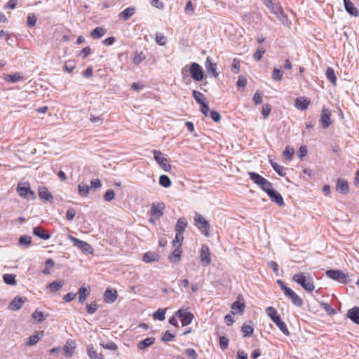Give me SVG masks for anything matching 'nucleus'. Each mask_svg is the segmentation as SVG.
I'll return each instance as SVG.
<instances>
[{
  "instance_id": "58836bf2",
  "label": "nucleus",
  "mask_w": 359,
  "mask_h": 359,
  "mask_svg": "<svg viewBox=\"0 0 359 359\" xmlns=\"http://www.w3.org/2000/svg\"><path fill=\"white\" fill-rule=\"evenodd\" d=\"M326 76L327 79L333 84L336 85L337 83V77L335 75V72L332 67H327L326 69Z\"/></svg>"
},
{
  "instance_id": "473e14b6",
  "label": "nucleus",
  "mask_w": 359,
  "mask_h": 359,
  "mask_svg": "<svg viewBox=\"0 0 359 359\" xmlns=\"http://www.w3.org/2000/svg\"><path fill=\"white\" fill-rule=\"evenodd\" d=\"M76 348V343L72 339L67 340L63 351L69 355H72Z\"/></svg>"
},
{
  "instance_id": "dca6fc26",
  "label": "nucleus",
  "mask_w": 359,
  "mask_h": 359,
  "mask_svg": "<svg viewBox=\"0 0 359 359\" xmlns=\"http://www.w3.org/2000/svg\"><path fill=\"white\" fill-rule=\"evenodd\" d=\"M347 318L354 323L359 325V306L350 309L346 313Z\"/></svg>"
},
{
  "instance_id": "f03ea898",
  "label": "nucleus",
  "mask_w": 359,
  "mask_h": 359,
  "mask_svg": "<svg viewBox=\"0 0 359 359\" xmlns=\"http://www.w3.org/2000/svg\"><path fill=\"white\" fill-rule=\"evenodd\" d=\"M292 280L300 285L306 291L311 292L315 286L311 278H306L304 273H298L293 276Z\"/></svg>"
},
{
  "instance_id": "2f4dec72",
  "label": "nucleus",
  "mask_w": 359,
  "mask_h": 359,
  "mask_svg": "<svg viewBox=\"0 0 359 359\" xmlns=\"http://www.w3.org/2000/svg\"><path fill=\"white\" fill-rule=\"evenodd\" d=\"M4 79L7 82L17 83L21 81L23 76L20 72H15L13 74H6Z\"/></svg>"
},
{
  "instance_id": "423d86ee",
  "label": "nucleus",
  "mask_w": 359,
  "mask_h": 359,
  "mask_svg": "<svg viewBox=\"0 0 359 359\" xmlns=\"http://www.w3.org/2000/svg\"><path fill=\"white\" fill-rule=\"evenodd\" d=\"M68 238L74 243V245L76 246L80 250L85 254H92L93 248L91 245L86 241H81L77 238L72 236V235L68 236Z\"/></svg>"
},
{
  "instance_id": "f257e3e1",
  "label": "nucleus",
  "mask_w": 359,
  "mask_h": 359,
  "mask_svg": "<svg viewBox=\"0 0 359 359\" xmlns=\"http://www.w3.org/2000/svg\"><path fill=\"white\" fill-rule=\"evenodd\" d=\"M266 313L270 319L277 325V327L285 335L288 336L290 334V332L287 327L286 324L280 319V315L274 307H267L266 309Z\"/></svg>"
},
{
  "instance_id": "37998d69",
  "label": "nucleus",
  "mask_w": 359,
  "mask_h": 359,
  "mask_svg": "<svg viewBox=\"0 0 359 359\" xmlns=\"http://www.w3.org/2000/svg\"><path fill=\"white\" fill-rule=\"evenodd\" d=\"M245 306L244 303L239 301H236L232 304L231 309L233 311H237L238 313H243L245 309Z\"/></svg>"
},
{
  "instance_id": "49530a36",
  "label": "nucleus",
  "mask_w": 359,
  "mask_h": 359,
  "mask_svg": "<svg viewBox=\"0 0 359 359\" xmlns=\"http://www.w3.org/2000/svg\"><path fill=\"white\" fill-rule=\"evenodd\" d=\"M159 184L161 186L168 188L171 185V180L168 176L162 175L159 177Z\"/></svg>"
},
{
  "instance_id": "4468645a",
  "label": "nucleus",
  "mask_w": 359,
  "mask_h": 359,
  "mask_svg": "<svg viewBox=\"0 0 359 359\" xmlns=\"http://www.w3.org/2000/svg\"><path fill=\"white\" fill-rule=\"evenodd\" d=\"M311 103V101L307 97H299L295 100L294 106L299 110H306Z\"/></svg>"
},
{
  "instance_id": "052dcab7",
  "label": "nucleus",
  "mask_w": 359,
  "mask_h": 359,
  "mask_svg": "<svg viewBox=\"0 0 359 359\" xmlns=\"http://www.w3.org/2000/svg\"><path fill=\"white\" fill-rule=\"evenodd\" d=\"M253 101L255 104H260L263 101V95L262 93L257 90L253 97Z\"/></svg>"
},
{
  "instance_id": "bb28decb",
  "label": "nucleus",
  "mask_w": 359,
  "mask_h": 359,
  "mask_svg": "<svg viewBox=\"0 0 359 359\" xmlns=\"http://www.w3.org/2000/svg\"><path fill=\"white\" fill-rule=\"evenodd\" d=\"M33 233L36 236H37L43 240H48L50 237V234L40 226L34 227L33 229Z\"/></svg>"
},
{
  "instance_id": "6e6552de",
  "label": "nucleus",
  "mask_w": 359,
  "mask_h": 359,
  "mask_svg": "<svg viewBox=\"0 0 359 359\" xmlns=\"http://www.w3.org/2000/svg\"><path fill=\"white\" fill-rule=\"evenodd\" d=\"M175 316L180 319L182 326L191 324L194 318L193 313L182 308L175 312Z\"/></svg>"
},
{
  "instance_id": "13d9d810",
  "label": "nucleus",
  "mask_w": 359,
  "mask_h": 359,
  "mask_svg": "<svg viewBox=\"0 0 359 359\" xmlns=\"http://www.w3.org/2000/svg\"><path fill=\"white\" fill-rule=\"evenodd\" d=\"M264 53H265V50H264V48L258 47L257 48L256 52L255 53V54L253 55V57L255 58V60L256 61H259L262 58L263 55L264 54Z\"/></svg>"
},
{
  "instance_id": "3c124183",
  "label": "nucleus",
  "mask_w": 359,
  "mask_h": 359,
  "mask_svg": "<svg viewBox=\"0 0 359 359\" xmlns=\"http://www.w3.org/2000/svg\"><path fill=\"white\" fill-rule=\"evenodd\" d=\"M79 194L82 197H86L89 193V187L86 184H79L78 187Z\"/></svg>"
},
{
  "instance_id": "338daca9",
  "label": "nucleus",
  "mask_w": 359,
  "mask_h": 359,
  "mask_svg": "<svg viewBox=\"0 0 359 359\" xmlns=\"http://www.w3.org/2000/svg\"><path fill=\"white\" fill-rule=\"evenodd\" d=\"M74 69L75 65L74 61L69 60L67 62L64 66V69L68 73H71L72 72H73Z\"/></svg>"
},
{
  "instance_id": "ddd939ff",
  "label": "nucleus",
  "mask_w": 359,
  "mask_h": 359,
  "mask_svg": "<svg viewBox=\"0 0 359 359\" xmlns=\"http://www.w3.org/2000/svg\"><path fill=\"white\" fill-rule=\"evenodd\" d=\"M165 205L163 203H158L157 205L153 203L151 207L150 214L156 219H159L163 215V210Z\"/></svg>"
},
{
  "instance_id": "4c0bfd02",
  "label": "nucleus",
  "mask_w": 359,
  "mask_h": 359,
  "mask_svg": "<svg viewBox=\"0 0 359 359\" xmlns=\"http://www.w3.org/2000/svg\"><path fill=\"white\" fill-rule=\"evenodd\" d=\"M105 34V30L102 27H97L90 33V36L94 39H98Z\"/></svg>"
},
{
  "instance_id": "1a4fd4ad",
  "label": "nucleus",
  "mask_w": 359,
  "mask_h": 359,
  "mask_svg": "<svg viewBox=\"0 0 359 359\" xmlns=\"http://www.w3.org/2000/svg\"><path fill=\"white\" fill-rule=\"evenodd\" d=\"M154 158L160 167L165 171L168 172L171 169L170 164L168 163V161L165 158L161 151L153 150Z\"/></svg>"
},
{
  "instance_id": "aec40b11",
  "label": "nucleus",
  "mask_w": 359,
  "mask_h": 359,
  "mask_svg": "<svg viewBox=\"0 0 359 359\" xmlns=\"http://www.w3.org/2000/svg\"><path fill=\"white\" fill-rule=\"evenodd\" d=\"M336 189L342 194H348L349 190L348 182L344 179H338Z\"/></svg>"
},
{
  "instance_id": "a211bd4d",
  "label": "nucleus",
  "mask_w": 359,
  "mask_h": 359,
  "mask_svg": "<svg viewBox=\"0 0 359 359\" xmlns=\"http://www.w3.org/2000/svg\"><path fill=\"white\" fill-rule=\"evenodd\" d=\"M266 6L271 8L272 12L276 15L279 18L280 20H281L283 22L284 19H287L286 16L283 13V9L278 6L275 7L273 3L271 1H269Z\"/></svg>"
},
{
  "instance_id": "a878e982",
  "label": "nucleus",
  "mask_w": 359,
  "mask_h": 359,
  "mask_svg": "<svg viewBox=\"0 0 359 359\" xmlns=\"http://www.w3.org/2000/svg\"><path fill=\"white\" fill-rule=\"evenodd\" d=\"M155 341L154 337H147L144 340L139 341L137 344V347L139 350H144L147 348L151 346Z\"/></svg>"
},
{
  "instance_id": "9d476101",
  "label": "nucleus",
  "mask_w": 359,
  "mask_h": 359,
  "mask_svg": "<svg viewBox=\"0 0 359 359\" xmlns=\"http://www.w3.org/2000/svg\"><path fill=\"white\" fill-rule=\"evenodd\" d=\"M191 78L196 81H201L203 79L204 73L202 67L196 62H192L189 69Z\"/></svg>"
},
{
  "instance_id": "603ef678",
  "label": "nucleus",
  "mask_w": 359,
  "mask_h": 359,
  "mask_svg": "<svg viewBox=\"0 0 359 359\" xmlns=\"http://www.w3.org/2000/svg\"><path fill=\"white\" fill-rule=\"evenodd\" d=\"M259 188L265 191L267 194L268 193L271 191L273 189V185L271 182H269L268 180H265V181L262 183V184L259 187Z\"/></svg>"
},
{
  "instance_id": "79ce46f5",
  "label": "nucleus",
  "mask_w": 359,
  "mask_h": 359,
  "mask_svg": "<svg viewBox=\"0 0 359 359\" xmlns=\"http://www.w3.org/2000/svg\"><path fill=\"white\" fill-rule=\"evenodd\" d=\"M165 311L166 309H158L153 313V318L160 321L163 320L165 319Z\"/></svg>"
},
{
  "instance_id": "e2e57ef3",
  "label": "nucleus",
  "mask_w": 359,
  "mask_h": 359,
  "mask_svg": "<svg viewBox=\"0 0 359 359\" xmlns=\"http://www.w3.org/2000/svg\"><path fill=\"white\" fill-rule=\"evenodd\" d=\"M294 153V149L287 146L286 147L285 151H283V156L286 157L288 160H291L292 158Z\"/></svg>"
},
{
  "instance_id": "c03bdc74",
  "label": "nucleus",
  "mask_w": 359,
  "mask_h": 359,
  "mask_svg": "<svg viewBox=\"0 0 359 359\" xmlns=\"http://www.w3.org/2000/svg\"><path fill=\"white\" fill-rule=\"evenodd\" d=\"M158 255L154 252H148L143 255L142 260L146 263H149L157 259Z\"/></svg>"
},
{
  "instance_id": "0eeeda50",
  "label": "nucleus",
  "mask_w": 359,
  "mask_h": 359,
  "mask_svg": "<svg viewBox=\"0 0 359 359\" xmlns=\"http://www.w3.org/2000/svg\"><path fill=\"white\" fill-rule=\"evenodd\" d=\"M17 191L20 196H22L28 200H32L36 198L34 192L31 190L28 183L18 184Z\"/></svg>"
},
{
  "instance_id": "9b49d317",
  "label": "nucleus",
  "mask_w": 359,
  "mask_h": 359,
  "mask_svg": "<svg viewBox=\"0 0 359 359\" xmlns=\"http://www.w3.org/2000/svg\"><path fill=\"white\" fill-rule=\"evenodd\" d=\"M320 122L322 128L326 129L332 124L331 122V111L325 107H323L320 116Z\"/></svg>"
},
{
  "instance_id": "09e8293b",
  "label": "nucleus",
  "mask_w": 359,
  "mask_h": 359,
  "mask_svg": "<svg viewBox=\"0 0 359 359\" xmlns=\"http://www.w3.org/2000/svg\"><path fill=\"white\" fill-rule=\"evenodd\" d=\"M146 58L144 54L142 52L136 51L133 57V63L135 65L140 64Z\"/></svg>"
},
{
  "instance_id": "f704fd0d",
  "label": "nucleus",
  "mask_w": 359,
  "mask_h": 359,
  "mask_svg": "<svg viewBox=\"0 0 359 359\" xmlns=\"http://www.w3.org/2000/svg\"><path fill=\"white\" fill-rule=\"evenodd\" d=\"M43 331H41L40 332H37L36 334L30 336L26 344L27 346H33L36 344L39 341L41 337H43Z\"/></svg>"
},
{
  "instance_id": "412c9836",
  "label": "nucleus",
  "mask_w": 359,
  "mask_h": 359,
  "mask_svg": "<svg viewBox=\"0 0 359 359\" xmlns=\"http://www.w3.org/2000/svg\"><path fill=\"white\" fill-rule=\"evenodd\" d=\"M39 196L40 198L44 201H50L53 199L51 193L45 187H39Z\"/></svg>"
},
{
  "instance_id": "cd10ccee",
  "label": "nucleus",
  "mask_w": 359,
  "mask_h": 359,
  "mask_svg": "<svg viewBox=\"0 0 359 359\" xmlns=\"http://www.w3.org/2000/svg\"><path fill=\"white\" fill-rule=\"evenodd\" d=\"M65 285V282L62 280H56L53 282L48 284L46 287L48 289L50 292H55L56 291L60 290L63 285Z\"/></svg>"
},
{
  "instance_id": "5fc2aeb1",
  "label": "nucleus",
  "mask_w": 359,
  "mask_h": 359,
  "mask_svg": "<svg viewBox=\"0 0 359 359\" xmlns=\"http://www.w3.org/2000/svg\"><path fill=\"white\" fill-rule=\"evenodd\" d=\"M88 355L90 358V359H97L101 357V355H99L93 346H88L87 348Z\"/></svg>"
},
{
  "instance_id": "f3484780",
  "label": "nucleus",
  "mask_w": 359,
  "mask_h": 359,
  "mask_svg": "<svg viewBox=\"0 0 359 359\" xmlns=\"http://www.w3.org/2000/svg\"><path fill=\"white\" fill-rule=\"evenodd\" d=\"M344 8L347 13L353 16H359V11L351 0H344Z\"/></svg>"
},
{
  "instance_id": "72a5a7b5",
  "label": "nucleus",
  "mask_w": 359,
  "mask_h": 359,
  "mask_svg": "<svg viewBox=\"0 0 359 359\" xmlns=\"http://www.w3.org/2000/svg\"><path fill=\"white\" fill-rule=\"evenodd\" d=\"M187 226V219L183 218L178 219L176 225H175V231L182 233L184 232L186 227Z\"/></svg>"
},
{
  "instance_id": "2eb2a0df",
  "label": "nucleus",
  "mask_w": 359,
  "mask_h": 359,
  "mask_svg": "<svg viewBox=\"0 0 359 359\" xmlns=\"http://www.w3.org/2000/svg\"><path fill=\"white\" fill-rule=\"evenodd\" d=\"M267 195L269 196L270 199L273 202L276 203L278 205H279V206L284 205V201H283V196H281V194L280 193H278L276 190L272 189L271 191H270L268 193Z\"/></svg>"
},
{
  "instance_id": "680f3d73",
  "label": "nucleus",
  "mask_w": 359,
  "mask_h": 359,
  "mask_svg": "<svg viewBox=\"0 0 359 359\" xmlns=\"http://www.w3.org/2000/svg\"><path fill=\"white\" fill-rule=\"evenodd\" d=\"M229 339L224 336L219 337V347L222 350H226L229 345Z\"/></svg>"
},
{
  "instance_id": "bf43d9fd",
  "label": "nucleus",
  "mask_w": 359,
  "mask_h": 359,
  "mask_svg": "<svg viewBox=\"0 0 359 359\" xmlns=\"http://www.w3.org/2000/svg\"><path fill=\"white\" fill-rule=\"evenodd\" d=\"M208 116L210 117L212 121H214L215 122L219 121V120L221 118V116L219 112H217L215 110H210V109H209V114L207 117H208Z\"/></svg>"
},
{
  "instance_id": "7ed1b4c3",
  "label": "nucleus",
  "mask_w": 359,
  "mask_h": 359,
  "mask_svg": "<svg viewBox=\"0 0 359 359\" xmlns=\"http://www.w3.org/2000/svg\"><path fill=\"white\" fill-rule=\"evenodd\" d=\"M194 224L200 230L201 233L205 236H209L210 225L200 214L196 213L194 217Z\"/></svg>"
},
{
  "instance_id": "e433bc0d",
  "label": "nucleus",
  "mask_w": 359,
  "mask_h": 359,
  "mask_svg": "<svg viewBox=\"0 0 359 359\" xmlns=\"http://www.w3.org/2000/svg\"><path fill=\"white\" fill-rule=\"evenodd\" d=\"M48 316V314H44L43 312L39 311L36 309L33 313H32V318L34 320H36L38 323H42L44 321L46 318Z\"/></svg>"
},
{
  "instance_id": "6e6d98bb",
  "label": "nucleus",
  "mask_w": 359,
  "mask_h": 359,
  "mask_svg": "<svg viewBox=\"0 0 359 359\" xmlns=\"http://www.w3.org/2000/svg\"><path fill=\"white\" fill-rule=\"evenodd\" d=\"M87 313L88 314H94L98 309V305L96 302H93L90 304H86Z\"/></svg>"
},
{
  "instance_id": "4d7b16f0",
  "label": "nucleus",
  "mask_w": 359,
  "mask_h": 359,
  "mask_svg": "<svg viewBox=\"0 0 359 359\" xmlns=\"http://www.w3.org/2000/svg\"><path fill=\"white\" fill-rule=\"evenodd\" d=\"M32 238L29 236H21L19 238V244L20 245L28 246L30 245Z\"/></svg>"
},
{
  "instance_id": "6ab92c4d",
  "label": "nucleus",
  "mask_w": 359,
  "mask_h": 359,
  "mask_svg": "<svg viewBox=\"0 0 359 359\" xmlns=\"http://www.w3.org/2000/svg\"><path fill=\"white\" fill-rule=\"evenodd\" d=\"M25 300V297H20L18 296L15 297L10 303L9 309L13 311L19 310L22 306Z\"/></svg>"
},
{
  "instance_id": "4be33fe9",
  "label": "nucleus",
  "mask_w": 359,
  "mask_h": 359,
  "mask_svg": "<svg viewBox=\"0 0 359 359\" xmlns=\"http://www.w3.org/2000/svg\"><path fill=\"white\" fill-rule=\"evenodd\" d=\"M104 298L107 303H113L117 298V292L114 290L107 288L104 293Z\"/></svg>"
},
{
  "instance_id": "8fccbe9b",
  "label": "nucleus",
  "mask_w": 359,
  "mask_h": 359,
  "mask_svg": "<svg viewBox=\"0 0 359 359\" xmlns=\"http://www.w3.org/2000/svg\"><path fill=\"white\" fill-rule=\"evenodd\" d=\"M283 75V72L278 68H274L272 72V79L276 81H280Z\"/></svg>"
},
{
  "instance_id": "ea45409f",
  "label": "nucleus",
  "mask_w": 359,
  "mask_h": 359,
  "mask_svg": "<svg viewBox=\"0 0 359 359\" xmlns=\"http://www.w3.org/2000/svg\"><path fill=\"white\" fill-rule=\"evenodd\" d=\"M3 280L6 284L9 285H16L17 284L15 280V275L13 274H4L3 276Z\"/></svg>"
},
{
  "instance_id": "b1692460",
  "label": "nucleus",
  "mask_w": 359,
  "mask_h": 359,
  "mask_svg": "<svg viewBox=\"0 0 359 359\" xmlns=\"http://www.w3.org/2000/svg\"><path fill=\"white\" fill-rule=\"evenodd\" d=\"M135 12L134 7H128L118 14V18L121 20L126 21L134 15Z\"/></svg>"
},
{
  "instance_id": "69168bd1",
  "label": "nucleus",
  "mask_w": 359,
  "mask_h": 359,
  "mask_svg": "<svg viewBox=\"0 0 359 359\" xmlns=\"http://www.w3.org/2000/svg\"><path fill=\"white\" fill-rule=\"evenodd\" d=\"M114 191L112 189H108L104 195V199L106 201H111L114 198Z\"/></svg>"
},
{
  "instance_id": "7c9ffc66",
  "label": "nucleus",
  "mask_w": 359,
  "mask_h": 359,
  "mask_svg": "<svg viewBox=\"0 0 359 359\" xmlns=\"http://www.w3.org/2000/svg\"><path fill=\"white\" fill-rule=\"evenodd\" d=\"M290 298L293 304L300 307L303 305V300L292 290L286 295Z\"/></svg>"
},
{
  "instance_id": "864d4df0",
  "label": "nucleus",
  "mask_w": 359,
  "mask_h": 359,
  "mask_svg": "<svg viewBox=\"0 0 359 359\" xmlns=\"http://www.w3.org/2000/svg\"><path fill=\"white\" fill-rule=\"evenodd\" d=\"M155 39L156 42L160 46H164L167 42L166 37L162 33H156Z\"/></svg>"
},
{
  "instance_id": "de8ad7c7",
  "label": "nucleus",
  "mask_w": 359,
  "mask_h": 359,
  "mask_svg": "<svg viewBox=\"0 0 359 359\" xmlns=\"http://www.w3.org/2000/svg\"><path fill=\"white\" fill-rule=\"evenodd\" d=\"M183 240H184L183 234L176 232L175 237L172 241L173 247H181Z\"/></svg>"
},
{
  "instance_id": "a18cd8bd",
  "label": "nucleus",
  "mask_w": 359,
  "mask_h": 359,
  "mask_svg": "<svg viewBox=\"0 0 359 359\" xmlns=\"http://www.w3.org/2000/svg\"><path fill=\"white\" fill-rule=\"evenodd\" d=\"M55 265L53 259L51 258L48 259L45 262L46 268L42 270V273L44 275H49L50 273V269L53 268Z\"/></svg>"
},
{
  "instance_id": "c85d7f7f",
  "label": "nucleus",
  "mask_w": 359,
  "mask_h": 359,
  "mask_svg": "<svg viewBox=\"0 0 359 359\" xmlns=\"http://www.w3.org/2000/svg\"><path fill=\"white\" fill-rule=\"evenodd\" d=\"M241 331L243 337H251L253 334L254 327L252 323L250 321L249 323H245L241 327Z\"/></svg>"
},
{
  "instance_id": "20e7f679",
  "label": "nucleus",
  "mask_w": 359,
  "mask_h": 359,
  "mask_svg": "<svg viewBox=\"0 0 359 359\" xmlns=\"http://www.w3.org/2000/svg\"><path fill=\"white\" fill-rule=\"evenodd\" d=\"M326 276L340 283H346L348 282V276L346 273H344L341 270L338 269H330L327 270L325 272Z\"/></svg>"
},
{
  "instance_id": "a19ab883",
  "label": "nucleus",
  "mask_w": 359,
  "mask_h": 359,
  "mask_svg": "<svg viewBox=\"0 0 359 359\" xmlns=\"http://www.w3.org/2000/svg\"><path fill=\"white\" fill-rule=\"evenodd\" d=\"M271 165L273 170L280 175L285 176L286 172H285V168L282 165H278L277 163L270 161Z\"/></svg>"
},
{
  "instance_id": "774afa93",
  "label": "nucleus",
  "mask_w": 359,
  "mask_h": 359,
  "mask_svg": "<svg viewBox=\"0 0 359 359\" xmlns=\"http://www.w3.org/2000/svg\"><path fill=\"white\" fill-rule=\"evenodd\" d=\"M185 353L187 354V356L191 358V359H197L198 358V354L194 348L186 349Z\"/></svg>"
},
{
  "instance_id": "5701e85b",
  "label": "nucleus",
  "mask_w": 359,
  "mask_h": 359,
  "mask_svg": "<svg viewBox=\"0 0 359 359\" xmlns=\"http://www.w3.org/2000/svg\"><path fill=\"white\" fill-rule=\"evenodd\" d=\"M205 66L208 74H212L215 77H217L218 73L216 71V64L212 62L210 57L206 58Z\"/></svg>"
},
{
  "instance_id": "c9c22d12",
  "label": "nucleus",
  "mask_w": 359,
  "mask_h": 359,
  "mask_svg": "<svg viewBox=\"0 0 359 359\" xmlns=\"http://www.w3.org/2000/svg\"><path fill=\"white\" fill-rule=\"evenodd\" d=\"M79 302L83 303L89 294V290L84 286H81L79 289Z\"/></svg>"
},
{
  "instance_id": "f8f14e48",
  "label": "nucleus",
  "mask_w": 359,
  "mask_h": 359,
  "mask_svg": "<svg viewBox=\"0 0 359 359\" xmlns=\"http://www.w3.org/2000/svg\"><path fill=\"white\" fill-rule=\"evenodd\" d=\"M200 257L203 266H208L211 262L210 252L208 245H203L201 249Z\"/></svg>"
},
{
  "instance_id": "c756f323",
  "label": "nucleus",
  "mask_w": 359,
  "mask_h": 359,
  "mask_svg": "<svg viewBox=\"0 0 359 359\" xmlns=\"http://www.w3.org/2000/svg\"><path fill=\"white\" fill-rule=\"evenodd\" d=\"M175 249L169 256V259L172 263H178L180 260V257L182 255V249L181 247H174Z\"/></svg>"
},
{
  "instance_id": "0e129e2a",
  "label": "nucleus",
  "mask_w": 359,
  "mask_h": 359,
  "mask_svg": "<svg viewBox=\"0 0 359 359\" xmlns=\"http://www.w3.org/2000/svg\"><path fill=\"white\" fill-rule=\"evenodd\" d=\"M76 210L73 208H69L67 209V212H66V219L68 220V221H72L75 215H76Z\"/></svg>"
},
{
  "instance_id": "39448f33",
  "label": "nucleus",
  "mask_w": 359,
  "mask_h": 359,
  "mask_svg": "<svg viewBox=\"0 0 359 359\" xmlns=\"http://www.w3.org/2000/svg\"><path fill=\"white\" fill-rule=\"evenodd\" d=\"M192 95L196 102L200 104L201 111L204 114L205 116H208L209 114V106L205 102V95L202 93L195 90L192 91Z\"/></svg>"
},
{
  "instance_id": "393cba45",
  "label": "nucleus",
  "mask_w": 359,
  "mask_h": 359,
  "mask_svg": "<svg viewBox=\"0 0 359 359\" xmlns=\"http://www.w3.org/2000/svg\"><path fill=\"white\" fill-rule=\"evenodd\" d=\"M248 175H249L250 180L259 187L262 184V183L266 180V178L263 177L262 175L255 172H248Z\"/></svg>"
}]
</instances>
